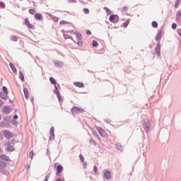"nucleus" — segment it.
I'll return each mask as SVG.
<instances>
[{"label": "nucleus", "mask_w": 181, "mask_h": 181, "mask_svg": "<svg viewBox=\"0 0 181 181\" xmlns=\"http://www.w3.org/2000/svg\"><path fill=\"white\" fill-rule=\"evenodd\" d=\"M71 112H72L73 115H76V114H79V112H84V110L75 106V107H72Z\"/></svg>", "instance_id": "nucleus-1"}, {"label": "nucleus", "mask_w": 181, "mask_h": 181, "mask_svg": "<svg viewBox=\"0 0 181 181\" xmlns=\"http://www.w3.org/2000/svg\"><path fill=\"white\" fill-rule=\"evenodd\" d=\"M97 131L100 136H102L103 138H107V136H108V134H107V132H105V130L103 129V128L98 127Z\"/></svg>", "instance_id": "nucleus-2"}, {"label": "nucleus", "mask_w": 181, "mask_h": 181, "mask_svg": "<svg viewBox=\"0 0 181 181\" xmlns=\"http://www.w3.org/2000/svg\"><path fill=\"white\" fill-rule=\"evenodd\" d=\"M3 134L6 139H11L13 138V133L9 132L8 130H4Z\"/></svg>", "instance_id": "nucleus-3"}, {"label": "nucleus", "mask_w": 181, "mask_h": 181, "mask_svg": "<svg viewBox=\"0 0 181 181\" xmlns=\"http://www.w3.org/2000/svg\"><path fill=\"white\" fill-rule=\"evenodd\" d=\"M109 21H110V22H112L113 23H117V22H118V16L115 14L111 15L109 18Z\"/></svg>", "instance_id": "nucleus-4"}, {"label": "nucleus", "mask_w": 181, "mask_h": 181, "mask_svg": "<svg viewBox=\"0 0 181 181\" xmlns=\"http://www.w3.org/2000/svg\"><path fill=\"white\" fill-rule=\"evenodd\" d=\"M25 24L28 28V29H35V25L30 23V21H29V18L25 19Z\"/></svg>", "instance_id": "nucleus-5"}, {"label": "nucleus", "mask_w": 181, "mask_h": 181, "mask_svg": "<svg viewBox=\"0 0 181 181\" xmlns=\"http://www.w3.org/2000/svg\"><path fill=\"white\" fill-rule=\"evenodd\" d=\"M54 94H56L59 101L62 100V95H60V91L59 90V89L57 88V86H54Z\"/></svg>", "instance_id": "nucleus-6"}, {"label": "nucleus", "mask_w": 181, "mask_h": 181, "mask_svg": "<svg viewBox=\"0 0 181 181\" xmlns=\"http://www.w3.org/2000/svg\"><path fill=\"white\" fill-rule=\"evenodd\" d=\"M49 141H54V127L50 129Z\"/></svg>", "instance_id": "nucleus-7"}, {"label": "nucleus", "mask_w": 181, "mask_h": 181, "mask_svg": "<svg viewBox=\"0 0 181 181\" xmlns=\"http://www.w3.org/2000/svg\"><path fill=\"white\" fill-rule=\"evenodd\" d=\"M62 172H63V167L62 166V165H59L57 167V176H59V174L62 173Z\"/></svg>", "instance_id": "nucleus-8"}, {"label": "nucleus", "mask_w": 181, "mask_h": 181, "mask_svg": "<svg viewBox=\"0 0 181 181\" xmlns=\"http://www.w3.org/2000/svg\"><path fill=\"white\" fill-rule=\"evenodd\" d=\"M6 168V162L0 160V170H4Z\"/></svg>", "instance_id": "nucleus-9"}, {"label": "nucleus", "mask_w": 181, "mask_h": 181, "mask_svg": "<svg viewBox=\"0 0 181 181\" xmlns=\"http://www.w3.org/2000/svg\"><path fill=\"white\" fill-rule=\"evenodd\" d=\"M74 86H75L76 87H78L79 88H83L84 83L81 82H74Z\"/></svg>", "instance_id": "nucleus-10"}, {"label": "nucleus", "mask_w": 181, "mask_h": 181, "mask_svg": "<svg viewBox=\"0 0 181 181\" xmlns=\"http://www.w3.org/2000/svg\"><path fill=\"white\" fill-rule=\"evenodd\" d=\"M23 93H24L25 98L28 100V98H29V90H28V88H24Z\"/></svg>", "instance_id": "nucleus-11"}, {"label": "nucleus", "mask_w": 181, "mask_h": 181, "mask_svg": "<svg viewBox=\"0 0 181 181\" xmlns=\"http://www.w3.org/2000/svg\"><path fill=\"white\" fill-rule=\"evenodd\" d=\"M0 159H1V160H6V162H9V157H8V156L5 154L0 156Z\"/></svg>", "instance_id": "nucleus-12"}, {"label": "nucleus", "mask_w": 181, "mask_h": 181, "mask_svg": "<svg viewBox=\"0 0 181 181\" xmlns=\"http://www.w3.org/2000/svg\"><path fill=\"white\" fill-rule=\"evenodd\" d=\"M3 112L4 114H9L11 112V107L6 106L3 108Z\"/></svg>", "instance_id": "nucleus-13"}, {"label": "nucleus", "mask_w": 181, "mask_h": 181, "mask_svg": "<svg viewBox=\"0 0 181 181\" xmlns=\"http://www.w3.org/2000/svg\"><path fill=\"white\" fill-rule=\"evenodd\" d=\"M9 66L13 71V73H17L18 70L16 69V67H15V65L13 63H10Z\"/></svg>", "instance_id": "nucleus-14"}, {"label": "nucleus", "mask_w": 181, "mask_h": 181, "mask_svg": "<svg viewBox=\"0 0 181 181\" xmlns=\"http://www.w3.org/2000/svg\"><path fill=\"white\" fill-rule=\"evenodd\" d=\"M156 53L158 54V56H160V45L159 43L157 45L156 48Z\"/></svg>", "instance_id": "nucleus-15"}, {"label": "nucleus", "mask_w": 181, "mask_h": 181, "mask_svg": "<svg viewBox=\"0 0 181 181\" xmlns=\"http://www.w3.org/2000/svg\"><path fill=\"white\" fill-rule=\"evenodd\" d=\"M35 18L37 21H40L42 19V14L40 13H37L35 14Z\"/></svg>", "instance_id": "nucleus-16"}, {"label": "nucleus", "mask_w": 181, "mask_h": 181, "mask_svg": "<svg viewBox=\"0 0 181 181\" xmlns=\"http://www.w3.org/2000/svg\"><path fill=\"white\" fill-rule=\"evenodd\" d=\"M104 177L106 179H110L111 177V173L108 171H105V173H104Z\"/></svg>", "instance_id": "nucleus-17"}, {"label": "nucleus", "mask_w": 181, "mask_h": 181, "mask_svg": "<svg viewBox=\"0 0 181 181\" xmlns=\"http://www.w3.org/2000/svg\"><path fill=\"white\" fill-rule=\"evenodd\" d=\"M160 39H162V33H158L157 34V35L156 36V40L157 42H159V40H160Z\"/></svg>", "instance_id": "nucleus-18"}, {"label": "nucleus", "mask_w": 181, "mask_h": 181, "mask_svg": "<svg viewBox=\"0 0 181 181\" xmlns=\"http://www.w3.org/2000/svg\"><path fill=\"white\" fill-rule=\"evenodd\" d=\"M75 35H76L78 40H81V39H83V36L80 33H75Z\"/></svg>", "instance_id": "nucleus-19"}, {"label": "nucleus", "mask_w": 181, "mask_h": 181, "mask_svg": "<svg viewBox=\"0 0 181 181\" xmlns=\"http://www.w3.org/2000/svg\"><path fill=\"white\" fill-rule=\"evenodd\" d=\"M7 150L9 151L10 152H12L15 151V148H13V146H11L10 144H8L7 146Z\"/></svg>", "instance_id": "nucleus-20"}, {"label": "nucleus", "mask_w": 181, "mask_h": 181, "mask_svg": "<svg viewBox=\"0 0 181 181\" xmlns=\"http://www.w3.org/2000/svg\"><path fill=\"white\" fill-rule=\"evenodd\" d=\"M11 40H12V42H18V37L16 35H11Z\"/></svg>", "instance_id": "nucleus-21"}, {"label": "nucleus", "mask_w": 181, "mask_h": 181, "mask_svg": "<svg viewBox=\"0 0 181 181\" xmlns=\"http://www.w3.org/2000/svg\"><path fill=\"white\" fill-rule=\"evenodd\" d=\"M49 81L52 84H54V86H56V84L57 83V82L56 81L55 79H54V78H49Z\"/></svg>", "instance_id": "nucleus-22"}, {"label": "nucleus", "mask_w": 181, "mask_h": 181, "mask_svg": "<svg viewBox=\"0 0 181 181\" xmlns=\"http://www.w3.org/2000/svg\"><path fill=\"white\" fill-rule=\"evenodd\" d=\"M129 25V19H127V20L124 23L123 26H124V28H127Z\"/></svg>", "instance_id": "nucleus-23"}, {"label": "nucleus", "mask_w": 181, "mask_h": 181, "mask_svg": "<svg viewBox=\"0 0 181 181\" xmlns=\"http://www.w3.org/2000/svg\"><path fill=\"white\" fill-rule=\"evenodd\" d=\"M179 5H180V0H177L176 2H175V8L176 9H177L179 8Z\"/></svg>", "instance_id": "nucleus-24"}, {"label": "nucleus", "mask_w": 181, "mask_h": 181, "mask_svg": "<svg viewBox=\"0 0 181 181\" xmlns=\"http://www.w3.org/2000/svg\"><path fill=\"white\" fill-rule=\"evenodd\" d=\"M152 28H158V23L156 21H153L151 23Z\"/></svg>", "instance_id": "nucleus-25"}, {"label": "nucleus", "mask_w": 181, "mask_h": 181, "mask_svg": "<svg viewBox=\"0 0 181 181\" xmlns=\"http://www.w3.org/2000/svg\"><path fill=\"white\" fill-rule=\"evenodd\" d=\"M3 91L4 93V94H6V95H8V88H6V86H3Z\"/></svg>", "instance_id": "nucleus-26"}, {"label": "nucleus", "mask_w": 181, "mask_h": 181, "mask_svg": "<svg viewBox=\"0 0 181 181\" xmlns=\"http://www.w3.org/2000/svg\"><path fill=\"white\" fill-rule=\"evenodd\" d=\"M20 78L21 81H25V76H23V73L20 72Z\"/></svg>", "instance_id": "nucleus-27"}, {"label": "nucleus", "mask_w": 181, "mask_h": 181, "mask_svg": "<svg viewBox=\"0 0 181 181\" xmlns=\"http://www.w3.org/2000/svg\"><path fill=\"white\" fill-rule=\"evenodd\" d=\"M92 45L93 46V47H97V46H98V42L95 40H93Z\"/></svg>", "instance_id": "nucleus-28"}, {"label": "nucleus", "mask_w": 181, "mask_h": 181, "mask_svg": "<svg viewBox=\"0 0 181 181\" xmlns=\"http://www.w3.org/2000/svg\"><path fill=\"white\" fill-rule=\"evenodd\" d=\"M64 39H71V40H73V37H71L70 35L64 34Z\"/></svg>", "instance_id": "nucleus-29"}, {"label": "nucleus", "mask_w": 181, "mask_h": 181, "mask_svg": "<svg viewBox=\"0 0 181 181\" xmlns=\"http://www.w3.org/2000/svg\"><path fill=\"white\" fill-rule=\"evenodd\" d=\"M29 13H30V15H35V13H36V11H35V9H30L29 10Z\"/></svg>", "instance_id": "nucleus-30"}, {"label": "nucleus", "mask_w": 181, "mask_h": 181, "mask_svg": "<svg viewBox=\"0 0 181 181\" xmlns=\"http://www.w3.org/2000/svg\"><path fill=\"white\" fill-rule=\"evenodd\" d=\"M0 95L3 100H6V98H7L6 94L4 95V93H0Z\"/></svg>", "instance_id": "nucleus-31"}, {"label": "nucleus", "mask_w": 181, "mask_h": 181, "mask_svg": "<svg viewBox=\"0 0 181 181\" xmlns=\"http://www.w3.org/2000/svg\"><path fill=\"white\" fill-rule=\"evenodd\" d=\"M144 128L146 130V132H148L149 131V127H148V124H144Z\"/></svg>", "instance_id": "nucleus-32"}, {"label": "nucleus", "mask_w": 181, "mask_h": 181, "mask_svg": "<svg viewBox=\"0 0 181 181\" xmlns=\"http://www.w3.org/2000/svg\"><path fill=\"white\" fill-rule=\"evenodd\" d=\"M59 24H60V25H67V24H69V22L64 21H61L59 22Z\"/></svg>", "instance_id": "nucleus-33"}, {"label": "nucleus", "mask_w": 181, "mask_h": 181, "mask_svg": "<svg viewBox=\"0 0 181 181\" xmlns=\"http://www.w3.org/2000/svg\"><path fill=\"white\" fill-rule=\"evenodd\" d=\"M33 155H35V152L30 151L29 156H30V158H31V159L33 158Z\"/></svg>", "instance_id": "nucleus-34"}, {"label": "nucleus", "mask_w": 181, "mask_h": 181, "mask_svg": "<svg viewBox=\"0 0 181 181\" xmlns=\"http://www.w3.org/2000/svg\"><path fill=\"white\" fill-rule=\"evenodd\" d=\"M177 18H181V10L177 12Z\"/></svg>", "instance_id": "nucleus-35"}, {"label": "nucleus", "mask_w": 181, "mask_h": 181, "mask_svg": "<svg viewBox=\"0 0 181 181\" xmlns=\"http://www.w3.org/2000/svg\"><path fill=\"white\" fill-rule=\"evenodd\" d=\"M116 146H117V149H119L120 151H121V149H122V146L119 144H117Z\"/></svg>", "instance_id": "nucleus-36"}, {"label": "nucleus", "mask_w": 181, "mask_h": 181, "mask_svg": "<svg viewBox=\"0 0 181 181\" xmlns=\"http://www.w3.org/2000/svg\"><path fill=\"white\" fill-rule=\"evenodd\" d=\"M176 28H177V25L176 23H173L172 24V29H176Z\"/></svg>", "instance_id": "nucleus-37"}, {"label": "nucleus", "mask_w": 181, "mask_h": 181, "mask_svg": "<svg viewBox=\"0 0 181 181\" xmlns=\"http://www.w3.org/2000/svg\"><path fill=\"white\" fill-rule=\"evenodd\" d=\"M83 12H84V13H90V10H88V8H84L83 9Z\"/></svg>", "instance_id": "nucleus-38"}, {"label": "nucleus", "mask_w": 181, "mask_h": 181, "mask_svg": "<svg viewBox=\"0 0 181 181\" xmlns=\"http://www.w3.org/2000/svg\"><path fill=\"white\" fill-rule=\"evenodd\" d=\"M52 20L54 22H59V18H57V17H53Z\"/></svg>", "instance_id": "nucleus-39"}, {"label": "nucleus", "mask_w": 181, "mask_h": 181, "mask_svg": "<svg viewBox=\"0 0 181 181\" xmlns=\"http://www.w3.org/2000/svg\"><path fill=\"white\" fill-rule=\"evenodd\" d=\"M77 45L78 46H83V42H81V40H78V42H77Z\"/></svg>", "instance_id": "nucleus-40"}, {"label": "nucleus", "mask_w": 181, "mask_h": 181, "mask_svg": "<svg viewBox=\"0 0 181 181\" xmlns=\"http://www.w3.org/2000/svg\"><path fill=\"white\" fill-rule=\"evenodd\" d=\"M79 158L82 162H84V156H83L81 154L79 155Z\"/></svg>", "instance_id": "nucleus-41"}, {"label": "nucleus", "mask_w": 181, "mask_h": 181, "mask_svg": "<svg viewBox=\"0 0 181 181\" xmlns=\"http://www.w3.org/2000/svg\"><path fill=\"white\" fill-rule=\"evenodd\" d=\"M49 177H50V175H46V176H45V180H44V181H47V180H49Z\"/></svg>", "instance_id": "nucleus-42"}, {"label": "nucleus", "mask_w": 181, "mask_h": 181, "mask_svg": "<svg viewBox=\"0 0 181 181\" xmlns=\"http://www.w3.org/2000/svg\"><path fill=\"white\" fill-rule=\"evenodd\" d=\"M0 6H1V8H5V3L1 2L0 3Z\"/></svg>", "instance_id": "nucleus-43"}, {"label": "nucleus", "mask_w": 181, "mask_h": 181, "mask_svg": "<svg viewBox=\"0 0 181 181\" xmlns=\"http://www.w3.org/2000/svg\"><path fill=\"white\" fill-rule=\"evenodd\" d=\"M97 170H98V169L97 168L96 166H95V167L93 168V172H94L95 173H97Z\"/></svg>", "instance_id": "nucleus-44"}, {"label": "nucleus", "mask_w": 181, "mask_h": 181, "mask_svg": "<svg viewBox=\"0 0 181 181\" xmlns=\"http://www.w3.org/2000/svg\"><path fill=\"white\" fill-rule=\"evenodd\" d=\"M123 11H124V12H127V11H128V7H127V6L124 7V8H123Z\"/></svg>", "instance_id": "nucleus-45"}, {"label": "nucleus", "mask_w": 181, "mask_h": 181, "mask_svg": "<svg viewBox=\"0 0 181 181\" xmlns=\"http://www.w3.org/2000/svg\"><path fill=\"white\" fill-rule=\"evenodd\" d=\"M86 35H91V31L87 30H86Z\"/></svg>", "instance_id": "nucleus-46"}, {"label": "nucleus", "mask_w": 181, "mask_h": 181, "mask_svg": "<svg viewBox=\"0 0 181 181\" xmlns=\"http://www.w3.org/2000/svg\"><path fill=\"white\" fill-rule=\"evenodd\" d=\"M104 9L106 11V12H110V8L105 7Z\"/></svg>", "instance_id": "nucleus-47"}, {"label": "nucleus", "mask_w": 181, "mask_h": 181, "mask_svg": "<svg viewBox=\"0 0 181 181\" xmlns=\"http://www.w3.org/2000/svg\"><path fill=\"white\" fill-rule=\"evenodd\" d=\"M4 105V101L0 100V107Z\"/></svg>", "instance_id": "nucleus-48"}, {"label": "nucleus", "mask_w": 181, "mask_h": 181, "mask_svg": "<svg viewBox=\"0 0 181 181\" xmlns=\"http://www.w3.org/2000/svg\"><path fill=\"white\" fill-rule=\"evenodd\" d=\"M13 119H18V116H17L16 115H15L13 116Z\"/></svg>", "instance_id": "nucleus-49"}, {"label": "nucleus", "mask_w": 181, "mask_h": 181, "mask_svg": "<svg viewBox=\"0 0 181 181\" xmlns=\"http://www.w3.org/2000/svg\"><path fill=\"white\" fill-rule=\"evenodd\" d=\"M31 101L33 103L35 101V98L33 97L31 98Z\"/></svg>", "instance_id": "nucleus-50"}, {"label": "nucleus", "mask_w": 181, "mask_h": 181, "mask_svg": "<svg viewBox=\"0 0 181 181\" xmlns=\"http://www.w3.org/2000/svg\"><path fill=\"white\" fill-rule=\"evenodd\" d=\"M2 119V115H0V121Z\"/></svg>", "instance_id": "nucleus-51"}, {"label": "nucleus", "mask_w": 181, "mask_h": 181, "mask_svg": "<svg viewBox=\"0 0 181 181\" xmlns=\"http://www.w3.org/2000/svg\"><path fill=\"white\" fill-rule=\"evenodd\" d=\"M57 165V163H56L54 165V168H56Z\"/></svg>", "instance_id": "nucleus-52"}, {"label": "nucleus", "mask_w": 181, "mask_h": 181, "mask_svg": "<svg viewBox=\"0 0 181 181\" xmlns=\"http://www.w3.org/2000/svg\"><path fill=\"white\" fill-rule=\"evenodd\" d=\"M2 152V148L0 147V153Z\"/></svg>", "instance_id": "nucleus-53"}, {"label": "nucleus", "mask_w": 181, "mask_h": 181, "mask_svg": "<svg viewBox=\"0 0 181 181\" xmlns=\"http://www.w3.org/2000/svg\"><path fill=\"white\" fill-rule=\"evenodd\" d=\"M69 33H71V31H69Z\"/></svg>", "instance_id": "nucleus-54"}]
</instances>
